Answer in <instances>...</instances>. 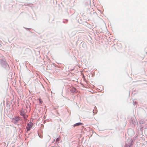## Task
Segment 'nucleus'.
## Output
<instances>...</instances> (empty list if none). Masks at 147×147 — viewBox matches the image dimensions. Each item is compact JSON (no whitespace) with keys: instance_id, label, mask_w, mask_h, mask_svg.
Segmentation results:
<instances>
[{"instance_id":"nucleus-7","label":"nucleus","mask_w":147,"mask_h":147,"mask_svg":"<svg viewBox=\"0 0 147 147\" xmlns=\"http://www.w3.org/2000/svg\"><path fill=\"white\" fill-rule=\"evenodd\" d=\"M16 121H18V118H16Z\"/></svg>"},{"instance_id":"nucleus-8","label":"nucleus","mask_w":147,"mask_h":147,"mask_svg":"<svg viewBox=\"0 0 147 147\" xmlns=\"http://www.w3.org/2000/svg\"><path fill=\"white\" fill-rule=\"evenodd\" d=\"M16 121H18V118H16Z\"/></svg>"},{"instance_id":"nucleus-5","label":"nucleus","mask_w":147,"mask_h":147,"mask_svg":"<svg viewBox=\"0 0 147 147\" xmlns=\"http://www.w3.org/2000/svg\"><path fill=\"white\" fill-rule=\"evenodd\" d=\"M139 122H140V123L141 124H143V121H140Z\"/></svg>"},{"instance_id":"nucleus-1","label":"nucleus","mask_w":147,"mask_h":147,"mask_svg":"<svg viewBox=\"0 0 147 147\" xmlns=\"http://www.w3.org/2000/svg\"><path fill=\"white\" fill-rule=\"evenodd\" d=\"M26 110L25 109L22 108L20 111V115L23 116L25 120H27V118L28 117V115L26 114Z\"/></svg>"},{"instance_id":"nucleus-2","label":"nucleus","mask_w":147,"mask_h":147,"mask_svg":"<svg viewBox=\"0 0 147 147\" xmlns=\"http://www.w3.org/2000/svg\"><path fill=\"white\" fill-rule=\"evenodd\" d=\"M32 124L31 122H30L28 124L26 127V129L27 131L29 130L30 129L32 128Z\"/></svg>"},{"instance_id":"nucleus-6","label":"nucleus","mask_w":147,"mask_h":147,"mask_svg":"<svg viewBox=\"0 0 147 147\" xmlns=\"http://www.w3.org/2000/svg\"><path fill=\"white\" fill-rule=\"evenodd\" d=\"M60 139L59 138H57L56 140V141H59L60 140Z\"/></svg>"},{"instance_id":"nucleus-4","label":"nucleus","mask_w":147,"mask_h":147,"mask_svg":"<svg viewBox=\"0 0 147 147\" xmlns=\"http://www.w3.org/2000/svg\"><path fill=\"white\" fill-rule=\"evenodd\" d=\"M76 90V89L74 88H72L71 89V91H72L73 92H74Z\"/></svg>"},{"instance_id":"nucleus-3","label":"nucleus","mask_w":147,"mask_h":147,"mask_svg":"<svg viewBox=\"0 0 147 147\" xmlns=\"http://www.w3.org/2000/svg\"><path fill=\"white\" fill-rule=\"evenodd\" d=\"M82 124V123H77L75 124L74 125V126L76 127V126H79L80 125H81Z\"/></svg>"}]
</instances>
